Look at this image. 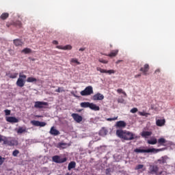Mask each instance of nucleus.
<instances>
[{"label":"nucleus","instance_id":"1","mask_svg":"<svg viewBox=\"0 0 175 175\" xmlns=\"http://www.w3.org/2000/svg\"><path fill=\"white\" fill-rule=\"evenodd\" d=\"M116 136L126 141H131L137 138L136 135L131 131L117 130Z\"/></svg>","mask_w":175,"mask_h":175},{"label":"nucleus","instance_id":"2","mask_svg":"<svg viewBox=\"0 0 175 175\" xmlns=\"http://www.w3.org/2000/svg\"><path fill=\"white\" fill-rule=\"evenodd\" d=\"M164 150V148H160V149H155V148H151L148 150H142V149H135L134 150L136 153H154L157 154L159 152H162Z\"/></svg>","mask_w":175,"mask_h":175},{"label":"nucleus","instance_id":"3","mask_svg":"<svg viewBox=\"0 0 175 175\" xmlns=\"http://www.w3.org/2000/svg\"><path fill=\"white\" fill-rule=\"evenodd\" d=\"M27 76L24 74H19V78L18 79L17 81H16V85L19 88H23L25 86V79H26Z\"/></svg>","mask_w":175,"mask_h":175},{"label":"nucleus","instance_id":"4","mask_svg":"<svg viewBox=\"0 0 175 175\" xmlns=\"http://www.w3.org/2000/svg\"><path fill=\"white\" fill-rule=\"evenodd\" d=\"M94 93L93 88L91 85L87 86L83 91L80 92L81 96H90Z\"/></svg>","mask_w":175,"mask_h":175},{"label":"nucleus","instance_id":"5","mask_svg":"<svg viewBox=\"0 0 175 175\" xmlns=\"http://www.w3.org/2000/svg\"><path fill=\"white\" fill-rule=\"evenodd\" d=\"M4 140L3 142V145H7V146H17L18 144V142L14 139L9 141L8 137H4Z\"/></svg>","mask_w":175,"mask_h":175},{"label":"nucleus","instance_id":"6","mask_svg":"<svg viewBox=\"0 0 175 175\" xmlns=\"http://www.w3.org/2000/svg\"><path fill=\"white\" fill-rule=\"evenodd\" d=\"M67 158H63L62 159L59 155H55L54 157H52V161H53L55 163H64L66 162Z\"/></svg>","mask_w":175,"mask_h":175},{"label":"nucleus","instance_id":"7","mask_svg":"<svg viewBox=\"0 0 175 175\" xmlns=\"http://www.w3.org/2000/svg\"><path fill=\"white\" fill-rule=\"evenodd\" d=\"M71 117H72V119H74L77 123H80L83 121V117L79 113H72V114H71Z\"/></svg>","mask_w":175,"mask_h":175},{"label":"nucleus","instance_id":"8","mask_svg":"<svg viewBox=\"0 0 175 175\" xmlns=\"http://www.w3.org/2000/svg\"><path fill=\"white\" fill-rule=\"evenodd\" d=\"M96 70L99 71L100 73H106V74H108L109 75L116 73V71L114 70H104V69L101 68L100 67H97Z\"/></svg>","mask_w":175,"mask_h":175},{"label":"nucleus","instance_id":"9","mask_svg":"<svg viewBox=\"0 0 175 175\" xmlns=\"http://www.w3.org/2000/svg\"><path fill=\"white\" fill-rule=\"evenodd\" d=\"M49 105L48 103L37 101L35 103L34 107L36 109H43L44 106Z\"/></svg>","mask_w":175,"mask_h":175},{"label":"nucleus","instance_id":"10","mask_svg":"<svg viewBox=\"0 0 175 175\" xmlns=\"http://www.w3.org/2000/svg\"><path fill=\"white\" fill-rule=\"evenodd\" d=\"M150 70V65L148 64H145L144 65L143 67H141V68L139 69V71H141L143 74V75L146 76L148 74L147 72Z\"/></svg>","mask_w":175,"mask_h":175},{"label":"nucleus","instance_id":"11","mask_svg":"<svg viewBox=\"0 0 175 175\" xmlns=\"http://www.w3.org/2000/svg\"><path fill=\"white\" fill-rule=\"evenodd\" d=\"M158 171H159V167L157 165H150L149 167L150 174H157Z\"/></svg>","mask_w":175,"mask_h":175},{"label":"nucleus","instance_id":"12","mask_svg":"<svg viewBox=\"0 0 175 175\" xmlns=\"http://www.w3.org/2000/svg\"><path fill=\"white\" fill-rule=\"evenodd\" d=\"M30 123L34 126H45L46 124L45 122H39L36 120H31Z\"/></svg>","mask_w":175,"mask_h":175},{"label":"nucleus","instance_id":"13","mask_svg":"<svg viewBox=\"0 0 175 175\" xmlns=\"http://www.w3.org/2000/svg\"><path fill=\"white\" fill-rule=\"evenodd\" d=\"M167 159H168V157L167 156H163V157H161L159 159H158L156 161V163L159 164V165H164V164L167 163Z\"/></svg>","mask_w":175,"mask_h":175},{"label":"nucleus","instance_id":"14","mask_svg":"<svg viewBox=\"0 0 175 175\" xmlns=\"http://www.w3.org/2000/svg\"><path fill=\"white\" fill-rule=\"evenodd\" d=\"M5 120L10 123H17L19 122L18 119H16L15 117L13 116H7L5 118Z\"/></svg>","mask_w":175,"mask_h":175},{"label":"nucleus","instance_id":"15","mask_svg":"<svg viewBox=\"0 0 175 175\" xmlns=\"http://www.w3.org/2000/svg\"><path fill=\"white\" fill-rule=\"evenodd\" d=\"M104 96L101 93H96V94L93 95V100H103L104 99Z\"/></svg>","mask_w":175,"mask_h":175},{"label":"nucleus","instance_id":"16","mask_svg":"<svg viewBox=\"0 0 175 175\" xmlns=\"http://www.w3.org/2000/svg\"><path fill=\"white\" fill-rule=\"evenodd\" d=\"M89 109H90L93 111H100V109L99 106H97L96 104H94L93 103H90Z\"/></svg>","mask_w":175,"mask_h":175},{"label":"nucleus","instance_id":"17","mask_svg":"<svg viewBox=\"0 0 175 175\" xmlns=\"http://www.w3.org/2000/svg\"><path fill=\"white\" fill-rule=\"evenodd\" d=\"M152 131H142L141 133V136L143 138H148L149 136H152Z\"/></svg>","mask_w":175,"mask_h":175},{"label":"nucleus","instance_id":"18","mask_svg":"<svg viewBox=\"0 0 175 175\" xmlns=\"http://www.w3.org/2000/svg\"><path fill=\"white\" fill-rule=\"evenodd\" d=\"M14 42V44L15 45V46H22L23 44V42L22 41V40L17 38V39H14L13 40Z\"/></svg>","mask_w":175,"mask_h":175},{"label":"nucleus","instance_id":"19","mask_svg":"<svg viewBox=\"0 0 175 175\" xmlns=\"http://www.w3.org/2000/svg\"><path fill=\"white\" fill-rule=\"evenodd\" d=\"M50 134L51 135L57 136L60 135V132L54 129V127H51L50 130Z\"/></svg>","mask_w":175,"mask_h":175},{"label":"nucleus","instance_id":"20","mask_svg":"<svg viewBox=\"0 0 175 175\" xmlns=\"http://www.w3.org/2000/svg\"><path fill=\"white\" fill-rule=\"evenodd\" d=\"M57 49H60V50H71L72 49V46L71 45H65L64 46L58 45L57 46Z\"/></svg>","mask_w":175,"mask_h":175},{"label":"nucleus","instance_id":"21","mask_svg":"<svg viewBox=\"0 0 175 175\" xmlns=\"http://www.w3.org/2000/svg\"><path fill=\"white\" fill-rule=\"evenodd\" d=\"M147 143L149 145H156L157 143V139L155 137H151L150 139L147 141Z\"/></svg>","mask_w":175,"mask_h":175},{"label":"nucleus","instance_id":"22","mask_svg":"<svg viewBox=\"0 0 175 175\" xmlns=\"http://www.w3.org/2000/svg\"><path fill=\"white\" fill-rule=\"evenodd\" d=\"M116 126L119 128H124L125 126H126V123L124 121H119L116 122Z\"/></svg>","mask_w":175,"mask_h":175},{"label":"nucleus","instance_id":"23","mask_svg":"<svg viewBox=\"0 0 175 175\" xmlns=\"http://www.w3.org/2000/svg\"><path fill=\"white\" fill-rule=\"evenodd\" d=\"M118 53V50L116 49L113 51H111V53L109 55H107V56L109 57H115Z\"/></svg>","mask_w":175,"mask_h":175},{"label":"nucleus","instance_id":"24","mask_svg":"<svg viewBox=\"0 0 175 175\" xmlns=\"http://www.w3.org/2000/svg\"><path fill=\"white\" fill-rule=\"evenodd\" d=\"M16 132L18 134H23L27 132V129L25 126H19Z\"/></svg>","mask_w":175,"mask_h":175},{"label":"nucleus","instance_id":"25","mask_svg":"<svg viewBox=\"0 0 175 175\" xmlns=\"http://www.w3.org/2000/svg\"><path fill=\"white\" fill-rule=\"evenodd\" d=\"M76 167V163L75 161H70L69 163H68V170L69 171H70L71 170L75 168Z\"/></svg>","mask_w":175,"mask_h":175},{"label":"nucleus","instance_id":"26","mask_svg":"<svg viewBox=\"0 0 175 175\" xmlns=\"http://www.w3.org/2000/svg\"><path fill=\"white\" fill-rule=\"evenodd\" d=\"M165 124V120H157L156 122V124L157 126H163Z\"/></svg>","mask_w":175,"mask_h":175},{"label":"nucleus","instance_id":"27","mask_svg":"<svg viewBox=\"0 0 175 175\" xmlns=\"http://www.w3.org/2000/svg\"><path fill=\"white\" fill-rule=\"evenodd\" d=\"M166 140L164 138H160L158 139L157 142H158V147H159L160 146H164L165 144H166Z\"/></svg>","mask_w":175,"mask_h":175},{"label":"nucleus","instance_id":"28","mask_svg":"<svg viewBox=\"0 0 175 175\" xmlns=\"http://www.w3.org/2000/svg\"><path fill=\"white\" fill-rule=\"evenodd\" d=\"M99 135L100 136H106L107 135V131L105 128H103L99 131Z\"/></svg>","mask_w":175,"mask_h":175},{"label":"nucleus","instance_id":"29","mask_svg":"<svg viewBox=\"0 0 175 175\" xmlns=\"http://www.w3.org/2000/svg\"><path fill=\"white\" fill-rule=\"evenodd\" d=\"M91 103H81L80 107H83L84 109H86L87 107H90Z\"/></svg>","mask_w":175,"mask_h":175},{"label":"nucleus","instance_id":"30","mask_svg":"<svg viewBox=\"0 0 175 175\" xmlns=\"http://www.w3.org/2000/svg\"><path fill=\"white\" fill-rule=\"evenodd\" d=\"M36 81H38V79H36L34 77H30L27 79V82H28V83H33V82H36Z\"/></svg>","mask_w":175,"mask_h":175},{"label":"nucleus","instance_id":"31","mask_svg":"<svg viewBox=\"0 0 175 175\" xmlns=\"http://www.w3.org/2000/svg\"><path fill=\"white\" fill-rule=\"evenodd\" d=\"M9 13H3L1 16L0 18L2 19L3 21H5L9 17Z\"/></svg>","mask_w":175,"mask_h":175},{"label":"nucleus","instance_id":"32","mask_svg":"<svg viewBox=\"0 0 175 175\" xmlns=\"http://www.w3.org/2000/svg\"><path fill=\"white\" fill-rule=\"evenodd\" d=\"M76 64L77 65H80L81 63L79 62V60H77V59L76 58H72L70 59V64Z\"/></svg>","mask_w":175,"mask_h":175},{"label":"nucleus","instance_id":"33","mask_svg":"<svg viewBox=\"0 0 175 175\" xmlns=\"http://www.w3.org/2000/svg\"><path fill=\"white\" fill-rule=\"evenodd\" d=\"M22 53H24L25 54L31 53V49L29 48H25L22 51Z\"/></svg>","mask_w":175,"mask_h":175},{"label":"nucleus","instance_id":"34","mask_svg":"<svg viewBox=\"0 0 175 175\" xmlns=\"http://www.w3.org/2000/svg\"><path fill=\"white\" fill-rule=\"evenodd\" d=\"M17 76H18V73L10 74L9 75V78L10 79H16V78H17Z\"/></svg>","mask_w":175,"mask_h":175},{"label":"nucleus","instance_id":"35","mask_svg":"<svg viewBox=\"0 0 175 175\" xmlns=\"http://www.w3.org/2000/svg\"><path fill=\"white\" fill-rule=\"evenodd\" d=\"M144 167V165H142V164H139V165H137L135 167V170H140L143 169Z\"/></svg>","mask_w":175,"mask_h":175},{"label":"nucleus","instance_id":"36","mask_svg":"<svg viewBox=\"0 0 175 175\" xmlns=\"http://www.w3.org/2000/svg\"><path fill=\"white\" fill-rule=\"evenodd\" d=\"M139 115L141 116L147 117V116L150 115V113L146 112H139Z\"/></svg>","mask_w":175,"mask_h":175},{"label":"nucleus","instance_id":"37","mask_svg":"<svg viewBox=\"0 0 175 175\" xmlns=\"http://www.w3.org/2000/svg\"><path fill=\"white\" fill-rule=\"evenodd\" d=\"M117 92L118 94H124L125 96H126V94L125 93V92H123L122 89H118Z\"/></svg>","mask_w":175,"mask_h":175},{"label":"nucleus","instance_id":"38","mask_svg":"<svg viewBox=\"0 0 175 175\" xmlns=\"http://www.w3.org/2000/svg\"><path fill=\"white\" fill-rule=\"evenodd\" d=\"M4 112H5V116H10V114H11V111L9 110V109H5V110L4 111Z\"/></svg>","mask_w":175,"mask_h":175},{"label":"nucleus","instance_id":"39","mask_svg":"<svg viewBox=\"0 0 175 175\" xmlns=\"http://www.w3.org/2000/svg\"><path fill=\"white\" fill-rule=\"evenodd\" d=\"M15 25L18 27L21 28L22 27V23L21 21H16L15 23Z\"/></svg>","mask_w":175,"mask_h":175},{"label":"nucleus","instance_id":"40","mask_svg":"<svg viewBox=\"0 0 175 175\" xmlns=\"http://www.w3.org/2000/svg\"><path fill=\"white\" fill-rule=\"evenodd\" d=\"M137 111H138V109H137V108H136V107L133 108V109H131V111H130V112H131V113H137Z\"/></svg>","mask_w":175,"mask_h":175},{"label":"nucleus","instance_id":"41","mask_svg":"<svg viewBox=\"0 0 175 175\" xmlns=\"http://www.w3.org/2000/svg\"><path fill=\"white\" fill-rule=\"evenodd\" d=\"M19 153H20V151H19V150H14V151H13V156H14V157H17V155H18Z\"/></svg>","mask_w":175,"mask_h":175},{"label":"nucleus","instance_id":"42","mask_svg":"<svg viewBox=\"0 0 175 175\" xmlns=\"http://www.w3.org/2000/svg\"><path fill=\"white\" fill-rule=\"evenodd\" d=\"M118 116L115 117V118H107V120L109 122H111V121H115L118 120Z\"/></svg>","mask_w":175,"mask_h":175},{"label":"nucleus","instance_id":"43","mask_svg":"<svg viewBox=\"0 0 175 175\" xmlns=\"http://www.w3.org/2000/svg\"><path fill=\"white\" fill-rule=\"evenodd\" d=\"M5 159L3 158L1 156H0V165H3V163H4Z\"/></svg>","mask_w":175,"mask_h":175},{"label":"nucleus","instance_id":"44","mask_svg":"<svg viewBox=\"0 0 175 175\" xmlns=\"http://www.w3.org/2000/svg\"><path fill=\"white\" fill-rule=\"evenodd\" d=\"M98 61H99V62L103 63V64H107L108 63V62L107 60H105L103 59H100Z\"/></svg>","mask_w":175,"mask_h":175},{"label":"nucleus","instance_id":"45","mask_svg":"<svg viewBox=\"0 0 175 175\" xmlns=\"http://www.w3.org/2000/svg\"><path fill=\"white\" fill-rule=\"evenodd\" d=\"M118 103H124V98H118Z\"/></svg>","mask_w":175,"mask_h":175},{"label":"nucleus","instance_id":"46","mask_svg":"<svg viewBox=\"0 0 175 175\" xmlns=\"http://www.w3.org/2000/svg\"><path fill=\"white\" fill-rule=\"evenodd\" d=\"M4 137L5 136L0 135V143L4 141Z\"/></svg>","mask_w":175,"mask_h":175},{"label":"nucleus","instance_id":"47","mask_svg":"<svg viewBox=\"0 0 175 175\" xmlns=\"http://www.w3.org/2000/svg\"><path fill=\"white\" fill-rule=\"evenodd\" d=\"M142 77V74H137V75H135V79L139 78V77Z\"/></svg>","mask_w":175,"mask_h":175},{"label":"nucleus","instance_id":"48","mask_svg":"<svg viewBox=\"0 0 175 175\" xmlns=\"http://www.w3.org/2000/svg\"><path fill=\"white\" fill-rule=\"evenodd\" d=\"M55 92L59 93V92H62V91L61 90V88H58V89H57V90H55Z\"/></svg>","mask_w":175,"mask_h":175},{"label":"nucleus","instance_id":"49","mask_svg":"<svg viewBox=\"0 0 175 175\" xmlns=\"http://www.w3.org/2000/svg\"><path fill=\"white\" fill-rule=\"evenodd\" d=\"M52 43H53L55 45L59 44L58 41H57V40H54L53 42H52Z\"/></svg>","mask_w":175,"mask_h":175},{"label":"nucleus","instance_id":"50","mask_svg":"<svg viewBox=\"0 0 175 175\" xmlns=\"http://www.w3.org/2000/svg\"><path fill=\"white\" fill-rule=\"evenodd\" d=\"M85 48H80L79 51H85Z\"/></svg>","mask_w":175,"mask_h":175},{"label":"nucleus","instance_id":"51","mask_svg":"<svg viewBox=\"0 0 175 175\" xmlns=\"http://www.w3.org/2000/svg\"><path fill=\"white\" fill-rule=\"evenodd\" d=\"M121 62H122V60H118V61L116 62V64H120Z\"/></svg>","mask_w":175,"mask_h":175},{"label":"nucleus","instance_id":"52","mask_svg":"<svg viewBox=\"0 0 175 175\" xmlns=\"http://www.w3.org/2000/svg\"><path fill=\"white\" fill-rule=\"evenodd\" d=\"M161 72V70H159V69H157L156 71H155V72L157 73V72Z\"/></svg>","mask_w":175,"mask_h":175},{"label":"nucleus","instance_id":"53","mask_svg":"<svg viewBox=\"0 0 175 175\" xmlns=\"http://www.w3.org/2000/svg\"><path fill=\"white\" fill-rule=\"evenodd\" d=\"M74 96H75V97H76V98H77V95H75V94H74Z\"/></svg>","mask_w":175,"mask_h":175},{"label":"nucleus","instance_id":"54","mask_svg":"<svg viewBox=\"0 0 175 175\" xmlns=\"http://www.w3.org/2000/svg\"><path fill=\"white\" fill-rule=\"evenodd\" d=\"M36 117L40 118V117H41V116H36Z\"/></svg>","mask_w":175,"mask_h":175},{"label":"nucleus","instance_id":"55","mask_svg":"<svg viewBox=\"0 0 175 175\" xmlns=\"http://www.w3.org/2000/svg\"><path fill=\"white\" fill-rule=\"evenodd\" d=\"M66 175H70V174H69V173H67Z\"/></svg>","mask_w":175,"mask_h":175},{"label":"nucleus","instance_id":"56","mask_svg":"<svg viewBox=\"0 0 175 175\" xmlns=\"http://www.w3.org/2000/svg\"><path fill=\"white\" fill-rule=\"evenodd\" d=\"M111 47H112V45H110Z\"/></svg>","mask_w":175,"mask_h":175},{"label":"nucleus","instance_id":"57","mask_svg":"<svg viewBox=\"0 0 175 175\" xmlns=\"http://www.w3.org/2000/svg\"><path fill=\"white\" fill-rule=\"evenodd\" d=\"M107 171H108L109 170L107 169V170H106Z\"/></svg>","mask_w":175,"mask_h":175},{"label":"nucleus","instance_id":"58","mask_svg":"<svg viewBox=\"0 0 175 175\" xmlns=\"http://www.w3.org/2000/svg\"><path fill=\"white\" fill-rule=\"evenodd\" d=\"M58 175H61V174H58Z\"/></svg>","mask_w":175,"mask_h":175}]
</instances>
